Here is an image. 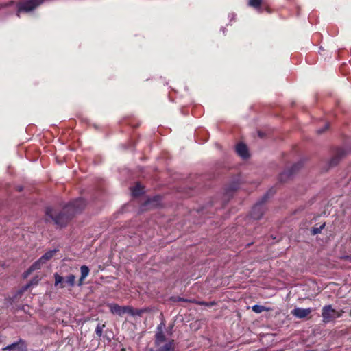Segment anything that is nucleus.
I'll return each instance as SVG.
<instances>
[{
	"instance_id": "nucleus-1",
	"label": "nucleus",
	"mask_w": 351,
	"mask_h": 351,
	"mask_svg": "<svg viewBox=\"0 0 351 351\" xmlns=\"http://www.w3.org/2000/svg\"><path fill=\"white\" fill-rule=\"evenodd\" d=\"M85 206V201L83 199H78L64 206L58 214H56L52 208H48L46 210V215L57 226L62 227L65 226L75 214L82 210Z\"/></svg>"
},
{
	"instance_id": "nucleus-2",
	"label": "nucleus",
	"mask_w": 351,
	"mask_h": 351,
	"mask_svg": "<svg viewBox=\"0 0 351 351\" xmlns=\"http://www.w3.org/2000/svg\"><path fill=\"white\" fill-rule=\"evenodd\" d=\"M54 279V286L58 288H64L66 286L73 287L75 282V276L73 274L69 275L64 279L58 273H55Z\"/></svg>"
},
{
	"instance_id": "nucleus-3",
	"label": "nucleus",
	"mask_w": 351,
	"mask_h": 351,
	"mask_svg": "<svg viewBox=\"0 0 351 351\" xmlns=\"http://www.w3.org/2000/svg\"><path fill=\"white\" fill-rule=\"evenodd\" d=\"M43 2V0H29L19 4L18 7V16L21 12H29L34 10L36 7L38 6Z\"/></svg>"
},
{
	"instance_id": "nucleus-4",
	"label": "nucleus",
	"mask_w": 351,
	"mask_h": 351,
	"mask_svg": "<svg viewBox=\"0 0 351 351\" xmlns=\"http://www.w3.org/2000/svg\"><path fill=\"white\" fill-rule=\"evenodd\" d=\"M341 313L332 308L331 306H326L323 308L322 317L324 322H328L341 316Z\"/></svg>"
},
{
	"instance_id": "nucleus-5",
	"label": "nucleus",
	"mask_w": 351,
	"mask_h": 351,
	"mask_svg": "<svg viewBox=\"0 0 351 351\" xmlns=\"http://www.w3.org/2000/svg\"><path fill=\"white\" fill-rule=\"evenodd\" d=\"M109 307L112 313L119 315H122L125 313H129L132 312L131 308L126 306H120L115 304H109Z\"/></svg>"
},
{
	"instance_id": "nucleus-6",
	"label": "nucleus",
	"mask_w": 351,
	"mask_h": 351,
	"mask_svg": "<svg viewBox=\"0 0 351 351\" xmlns=\"http://www.w3.org/2000/svg\"><path fill=\"white\" fill-rule=\"evenodd\" d=\"M313 311L312 308H295L292 311L291 314L300 319H303L307 317Z\"/></svg>"
},
{
	"instance_id": "nucleus-7",
	"label": "nucleus",
	"mask_w": 351,
	"mask_h": 351,
	"mask_svg": "<svg viewBox=\"0 0 351 351\" xmlns=\"http://www.w3.org/2000/svg\"><path fill=\"white\" fill-rule=\"evenodd\" d=\"M301 167V164H296L293 165L291 170L284 171L279 176L280 182H285L287 179L295 172H296Z\"/></svg>"
},
{
	"instance_id": "nucleus-8",
	"label": "nucleus",
	"mask_w": 351,
	"mask_h": 351,
	"mask_svg": "<svg viewBox=\"0 0 351 351\" xmlns=\"http://www.w3.org/2000/svg\"><path fill=\"white\" fill-rule=\"evenodd\" d=\"M265 208L261 204L255 205L251 212V217L254 219H259L263 215Z\"/></svg>"
},
{
	"instance_id": "nucleus-9",
	"label": "nucleus",
	"mask_w": 351,
	"mask_h": 351,
	"mask_svg": "<svg viewBox=\"0 0 351 351\" xmlns=\"http://www.w3.org/2000/svg\"><path fill=\"white\" fill-rule=\"evenodd\" d=\"M3 351H26L25 346L22 341L8 346Z\"/></svg>"
},
{
	"instance_id": "nucleus-10",
	"label": "nucleus",
	"mask_w": 351,
	"mask_h": 351,
	"mask_svg": "<svg viewBox=\"0 0 351 351\" xmlns=\"http://www.w3.org/2000/svg\"><path fill=\"white\" fill-rule=\"evenodd\" d=\"M45 263L43 262V261L39 258L38 261H36L34 263H33L29 268L24 273V277L27 278L29 275H30L33 271L36 270H38L41 269L43 265H44Z\"/></svg>"
},
{
	"instance_id": "nucleus-11",
	"label": "nucleus",
	"mask_w": 351,
	"mask_h": 351,
	"mask_svg": "<svg viewBox=\"0 0 351 351\" xmlns=\"http://www.w3.org/2000/svg\"><path fill=\"white\" fill-rule=\"evenodd\" d=\"M237 153L243 158L248 157V150L245 145L239 143L236 147Z\"/></svg>"
},
{
	"instance_id": "nucleus-12",
	"label": "nucleus",
	"mask_w": 351,
	"mask_h": 351,
	"mask_svg": "<svg viewBox=\"0 0 351 351\" xmlns=\"http://www.w3.org/2000/svg\"><path fill=\"white\" fill-rule=\"evenodd\" d=\"M90 272L89 268L86 265H82L80 267L81 276L78 281V285L81 286L84 283V279L88 276Z\"/></svg>"
},
{
	"instance_id": "nucleus-13",
	"label": "nucleus",
	"mask_w": 351,
	"mask_h": 351,
	"mask_svg": "<svg viewBox=\"0 0 351 351\" xmlns=\"http://www.w3.org/2000/svg\"><path fill=\"white\" fill-rule=\"evenodd\" d=\"M158 346L159 351H171L173 349V341H168Z\"/></svg>"
},
{
	"instance_id": "nucleus-14",
	"label": "nucleus",
	"mask_w": 351,
	"mask_h": 351,
	"mask_svg": "<svg viewBox=\"0 0 351 351\" xmlns=\"http://www.w3.org/2000/svg\"><path fill=\"white\" fill-rule=\"evenodd\" d=\"M40 278L38 276L34 277L28 284H27L25 286H24L22 288V291H25L31 286L37 285L38 284V282L40 281Z\"/></svg>"
},
{
	"instance_id": "nucleus-15",
	"label": "nucleus",
	"mask_w": 351,
	"mask_h": 351,
	"mask_svg": "<svg viewBox=\"0 0 351 351\" xmlns=\"http://www.w3.org/2000/svg\"><path fill=\"white\" fill-rule=\"evenodd\" d=\"M56 252V250H51L46 252L44 255H43L40 258L43 261L44 263H46L47 261L53 257V256Z\"/></svg>"
},
{
	"instance_id": "nucleus-16",
	"label": "nucleus",
	"mask_w": 351,
	"mask_h": 351,
	"mask_svg": "<svg viewBox=\"0 0 351 351\" xmlns=\"http://www.w3.org/2000/svg\"><path fill=\"white\" fill-rule=\"evenodd\" d=\"M143 193V188L138 183H136L135 186L133 187V197L138 196Z\"/></svg>"
},
{
	"instance_id": "nucleus-17",
	"label": "nucleus",
	"mask_w": 351,
	"mask_h": 351,
	"mask_svg": "<svg viewBox=\"0 0 351 351\" xmlns=\"http://www.w3.org/2000/svg\"><path fill=\"white\" fill-rule=\"evenodd\" d=\"M156 338V343L158 346L165 343V336L162 331L157 332Z\"/></svg>"
},
{
	"instance_id": "nucleus-18",
	"label": "nucleus",
	"mask_w": 351,
	"mask_h": 351,
	"mask_svg": "<svg viewBox=\"0 0 351 351\" xmlns=\"http://www.w3.org/2000/svg\"><path fill=\"white\" fill-rule=\"evenodd\" d=\"M158 201H159V197L154 198L152 200L149 199L147 202V205L149 206V208H153V207L158 206L159 205Z\"/></svg>"
},
{
	"instance_id": "nucleus-19",
	"label": "nucleus",
	"mask_w": 351,
	"mask_h": 351,
	"mask_svg": "<svg viewBox=\"0 0 351 351\" xmlns=\"http://www.w3.org/2000/svg\"><path fill=\"white\" fill-rule=\"evenodd\" d=\"M252 311L256 313H260L266 310V308L261 305H254L252 307Z\"/></svg>"
},
{
	"instance_id": "nucleus-20",
	"label": "nucleus",
	"mask_w": 351,
	"mask_h": 351,
	"mask_svg": "<svg viewBox=\"0 0 351 351\" xmlns=\"http://www.w3.org/2000/svg\"><path fill=\"white\" fill-rule=\"evenodd\" d=\"M263 0H249V5L254 8H258L262 3Z\"/></svg>"
},
{
	"instance_id": "nucleus-21",
	"label": "nucleus",
	"mask_w": 351,
	"mask_h": 351,
	"mask_svg": "<svg viewBox=\"0 0 351 351\" xmlns=\"http://www.w3.org/2000/svg\"><path fill=\"white\" fill-rule=\"evenodd\" d=\"M104 325L98 324L95 328V333L98 337H101Z\"/></svg>"
},
{
	"instance_id": "nucleus-22",
	"label": "nucleus",
	"mask_w": 351,
	"mask_h": 351,
	"mask_svg": "<svg viewBox=\"0 0 351 351\" xmlns=\"http://www.w3.org/2000/svg\"><path fill=\"white\" fill-rule=\"evenodd\" d=\"M325 224H322L319 228H313L311 230L313 234H317L321 232L322 230L324 228Z\"/></svg>"
},
{
	"instance_id": "nucleus-23",
	"label": "nucleus",
	"mask_w": 351,
	"mask_h": 351,
	"mask_svg": "<svg viewBox=\"0 0 351 351\" xmlns=\"http://www.w3.org/2000/svg\"><path fill=\"white\" fill-rule=\"evenodd\" d=\"M144 311H145L144 310H136V311L133 310L132 315H133V316L135 315H141V314L142 313H143Z\"/></svg>"
},
{
	"instance_id": "nucleus-24",
	"label": "nucleus",
	"mask_w": 351,
	"mask_h": 351,
	"mask_svg": "<svg viewBox=\"0 0 351 351\" xmlns=\"http://www.w3.org/2000/svg\"><path fill=\"white\" fill-rule=\"evenodd\" d=\"M328 127H329V125L327 123V124L325 125V126H324V128L323 129L319 130L317 131V132L321 134V133L324 132V130H327L328 128Z\"/></svg>"
},
{
	"instance_id": "nucleus-25",
	"label": "nucleus",
	"mask_w": 351,
	"mask_h": 351,
	"mask_svg": "<svg viewBox=\"0 0 351 351\" xmlns=\"http://www.w3.org/2000/svg\"><path fill=\"white\" fill-rule=\"evenodd\" d=\"M122 351H125V349H124V348H123V349H122Z\"/></svg>"
}]
</instances>
